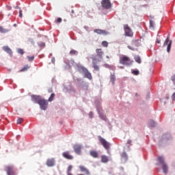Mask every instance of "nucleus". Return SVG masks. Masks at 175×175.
I'll use <instances>...</instances> for the list:
<instances>
[{
    "label": "nucleus",
    "instance_id": "4468645a",
    "mask_svg": "<svg viewBox=\"0 0 175 175\" xmlns=\"http://www.w3.org/2000/svg\"><path fill=\"white\" fill-rule=\"evenodd\" d=\"M95 33H98V35H107L109 33L106 30L96 29L94 30Z\"/></svg>",
    "mask_w": 175,
    "mask_h": 175
},
{
    "label": "nucleus",
    "instance_id": "ddd939ff",
    "mask_svg": "<svg viewBox=\"0 0 175 175\" xmlns=\"http://www.w3.org/2000/svg\"><path fill=\"white\" fill-rule=\"evenodd\" d=\"M96 54L97 57H99L101 59L103 58V55H105V53L102 51V49H96Z\"/></svg>",
    "mask_w": 175,
    "mask_h": 175
},
{
    "label": "nucleus",
    "instance_id": "37998d69",
    "mask_svg": "<svg viewBox=\"0 0 175 175\" xmlns=\"http://www.w3.org/2000/svg\"><path fill=\"white\" fill-rule=\"evenodd\" d=\"M127 144L132 145V140L128 139V140H127Z\"/></svg>",
    "mask_w": 175,
    "mask_h": 175
},
{
    "label": "nucleus",
    "instance_id": "7ed1b4c3",
    "mask_svg": "<svg viewBox=\"0 0 175 175\" xmlns=\"http://www.w3.org/2000/svg\"><path fill=\"white\" fill-rule=\"evenodd\" d=\"M99 142L101 143L102 146L105 148V150L110 149V143H109L106 139H105L102 136L99 135L98 137Z\"/></svg>",
    "mask_w": 175,
    "mask_h": 175
},
{
    "label": "nucleus",
    "instance_id": "8fccbe9b",
    "mask_svg": "<svg viewBox=\"0 0 175 175\" xmlns=\"http://www.w3.org/2000/svg\"><path fill=\"white\" fill-rule=\"evenodd\" d=\"M78 175H84V174H78Z\"/></svg>",
    "mask_w": 175,
    "mask_h": 175
},
{
    "label": "nucleus",
    "instance_id": "b1692460",
    "mask_svg": "<svg viewBox=\"0 0 175 175\" xmlns=\"http://www.w3.org/2000/svg\"><path fill=\"white\" fill-rule=\"evenodd\" d=\"M0 32L1 33H6L7 32H9V30L8 29H5L3 27H0Z\"/></svg>",
    "mask_w": 175,
    "mask_h": 175
},
{
    "label": "nucleus",
    "instance_id": "dca6fc26",
    "mask_svg": "<svg viewBox=\"0 0 175 175\" xmlns=\"http://www.w3.org/2000/svg\"><path fill=\"white\" fill-rule=\"evenodd\" d=\"M3 51H5V53H8V54H9L10 55H12V54H13L12 49L8 46H3Z\"/></svg>",
    "mask_w": 175,
    "mask_h": 175
},
{
    "label": "nucleus",
    "instance_id": "de8ad7c7",
    "mask_svg": "<svg viewBox=\"0 0 175 175\" xmlns=\"http://www.w3.org/2000/svg\"><path fill=\"white\" fill-rule=\"evenodd\" d=\"M106 57H107V58H108V59L109 58V56H107V55Z\"/></svg>",
    "mask_w": 175,
    "mask_h": 175
},
{
    "label": "nucleus",
    "instance_id": "e433bc0d",
    "mask_svg": "<svg viewBox=\"0 0 175 175\" xmlns=\"http://www.w3.org/2000/svg\"><path fill=\"white\" fill-rule=\"evenodd\" d=\"M18 53L23 55V54H24V51L23 49H20L18 50Z\"/></svg>",
    "mask_w": 175,
    "mask_h": 175
},
{
    "label": "nucleus",
    "instance_id": "cd10ccee",
    "mask_svg": "<svg viewBox=\"0 0 175 175\" xmlns=\"http://www.w3.org/2000/svg\"><path fill=\"white\" fill-rule=\"evenodd\" d=\"M172 47V40L170 41V42L167 44V53H170V49Z\"/></svg>",
    "mask_w": 175,
    "mask_h": 175
},
{
    "label": "nucleus",
    "instance_id": "c9c22d12",
    "mask_svg": "<svg viewBox=\"0 0 175 175\" xmlns=\"http://www.w3.org/2000/svg\"><path fill=\"white\" fill-rule=\"evenodd\" d=\"M24 120L23 118H18L16 121L17 124H21Z\"/></svg>",
    "mask_w": 175,
    "mask_h": 175
},
{
    "label": "nucleus",
    "instance_id": "393cba45",
    "mask_svg": "<svg viewBox=\"0 0 175 175\" xmlns=\"http://www.w3.org/2000/svg\"><path fill=\"white\" fill-rule=\"evenodd\" d=\"M158 161L161 163V165H163V163H165V159L162 156L158 157Z\"/></svg>",
    "mask_w": 175,
    "mask_h": 175
},
{
    "label": "nucleus",
    "instance_id": "f257e3e1",
    "mask_svg": "<svg viewBox=\"0 0 175 175\" xmlns=\"http://www.w3.org/2000/svg\"><path fill=\"white\" fill-rule=\"evenodd\" d=\"M119 62L122 65H126V66H129L132 65V62H133V61L131 60V58H129L128 56L122 55L120 57Z\"/></svg>",
    "mask_w": 175,
    "mask_h": 175
},
{
    "label": "nucleus",
    "instance_id": "4c0bfd02",
    "mask_svg": "<svg viewBox=\"0 0 175 175\" xmlns=\"http://www.w3.org/2000/svg\"><path fill=\"white\" fill-rule=\"evenodd\" d=\"M100 117L101 118V120H106V115H102V114H100Z\"/></svg>",
    "mask_w": 175,
    "mask_h": 175
},
{
    "label": "nucleus",
    "instance_id": "412c9836",
    "mask_svg": "<svg viewBox=\"0 0 175 175\" xmlns=\"http://www.w3.org/2000/svg\"><path fill=\"white\" fill-rule=\"evenodd\" d=\"M148 124L150 125V126H151L152 128H154V126H157V122H155L154 120H150L148 121Z\"/></svg>",
    "mask_w": 175,
    "mask_h": 175
},
{
    "label": "nucleus",
    "instance_id": "c03bdc74",
    "mask_svg": "<svg viewBox=\"0 0 175 175\" xmlns=\"http://www.w3.org/2000/svg\"><path fill=\"white\" fill-rule=\"evenodd\" d=\"M52 62L54 64L55 62V59L54 57L52 58Z\"/></svg>",
    "mask_w": 175,
    "mask_h": 175
},
{
    "label": "nucleus",
    "instance_id": "09e8293b",
    "mask_svg": "<svg viewBox=\"0 0 175 175\" xmlns=\"http://www.w3.org/2000/svg\"><path fill=\"white\" fill-rule=\"evenodd\" d=\"M49 92H53V90H51V91H49Z\"/></svg>",
    "mask_w": 175,
    "mask_h": 175
},
{
    "label": "nucleus",
    "instance_id": "20e7f679",
    "mask_svg": "<svg viewBox=\"0 0 175 175\" xmlns=\"http://www.w3.org/2000/svg\"><path fill=\"white\" fill-rule=\"evenodd\" d=\"M41 110H47L49 106V101L44 98H42L38 103Z\"/></svg>",
    "mask_w": 175,
    "mask_h": 175
},
{
    "label": "nucleus",
    "instance_id": "7c9ffc66",
    "mask_svg": "<svg viewBox=\"0 0 175 175\" xmlns=\"http://www.w3.org/2000/svg\"><path fill=\"white\" fill-rule=\"evenodd\" d=\"M27 59H28V61H29V62H32V61H33V59H35V57L34 56H27Z\"/></svg>",
    "mask_w": 175,
    "mask_h": 175
},
{
    "label": "nucleus",
    "instance_id": "58836bf2",
    "mask_svg": "<svg viewBox=\"0 0 175 175\" xmlns=\"http://www.w3.org/2000/svg\"><path fill=\"white\" fill-rule=\"evenodd\" d=\"M89 117H90V118H94V113H93L92 111H90V112L89 113Z\"/></svg>",
    "mask_w": 175,
    "mask_h": 175
},
{
    "label": "nucleus",
    "instance_id": "f3484780",
    "mask_svg": "<svg viewBox=\"0 0 175 175\" xmlns=\"http://www.w3.org/2000/svg\"><path fill=\"white\" fill-rule=\"evenodd\" d=\"M109 79L110 82L114 85L116 84V73L111 74Z\"/></svg>",
    "mask_w": 175,
    "mask_h": 175
},
{
    "label": "nucleus",
    "instance_id": "5701e85b",
    "mask_svg": "<svg viewBox=\"0 0 175 175\" xmlns=\"http://www.w3.org/2000/svg\"><path fill=\"white\" fill-rule=\"evenodd\" d=\"M70 55H77L79 54V52L75 49H72L70 53Z\"/></svg>",
    "mask_w": 175,
    "mask_h": 175
},
{
    "label": "nucleus",
    "instance_id": "39448f33",
    "mask_svg": "<svg viewBox=\"0 0 175 175\" xmlns=\"http://www.w3.org/2000/svg\"><path fill=\"white\" fill-rule=\"evenodd\" d=\"M124 30L125 36H129V38L133 36V31H132V29L128 25H124Z\"/></svg>",
    "mask_w": 175,
    "mask_h": 175
},
{
    "label": "nucleus",
    "instance_id": "2f4dec72",
    "mask_svg": "<svg viewBox=\"0 0 175 175\" xmlns=\"http://www.w3.org/2000/svg\"><path fill=\"white\" fill-rule=\"evenodd\" d=\"M81 88L83 90H88V85H87V83H85L84 85H81Z\"/></svg>",
    "mask_w": 175,
    "mask_h": 175
},
{
    "label": "nucleus",
    "instance_id": "1a4fd4ad",
    "mask_svg": "<svg viewBox=\"0 0 175 175\" xmlns=\"http://www.w3.org/2000/svg\"><path fill=\"white\" fill-rule=\"evenodd\" d=\"M46 165L49 167H53V166H55V159L54 158L48 159L46 160Z\"/></svg>",
    "mask_w": 175,
    "mask_h": 175
},
{
    "label": "nucleus",
    "instance_id": "a19ab883",
    "mask_svg": "<svg viewBox=\"0 0 175 175\" xmlns=\"http://www.w3.org/2000/svg\"><path fill=\"white\" fill-rule=\"evenodd\" d=\"M71 13H72V14H74V13H75V10H71ZM71 16H72V17H76V14H71Z\"/></svg>",
    "mask_w": 175,
    "mask_h": 175
},
{
    "label": "nucleus",
    "instance_id": "f704fd0d",
    "mask_svg": "<svg viewBox=\"0 0 175 175\" xmlns=\"http://www.w3.org/2000/svg\"><path fill=\"white\" fill-rule=\"evenodd\" d=\"M154 21H150V28H154Z\"/></svg>",
    "mask_w": 175,
    "mask_h": 175
},
{
    "label": "nucleus",
    "instance_id": "c756f323",
    "mask_svg": "<svg viewBox=\"0 0 175 175\" xmlns=\"http://www.w3.org/2000/svg\"><path fill=\"white\" fill-rule=\"evenodd\" d=\"M102 46H103V47H107V46H109V42H107V41H103Z\"/></svg>",
    "mask_w": 175,
    "mask_h": 175
},
{
    "label": "nucleus",
    "instance_id": "79ce46f5",
    "mask_svg": "<svg viewBox=\"0 0 175 175\" xmlns=\"http://www.w3.org/2000/svg\"><path fill=\"white\" fill-rule=\"evenodd\" d=\"M57 23H62V18H58L57 20Z\"/></svg>",
    "mask_w": 175,
    "mask_h": 175
},
{
    "label": "nucleus",
    "instance_id": "9d476101",
    "mask_svg": "<svg viewBox=\"0 0 175 175\" xmlns=\"http://www.w3.org/2000/svg\"><path fill=\"white\" fill-rule=\"evenodd\" d=\"M42 99V96H38V95H32L31 96V100L33 102V103H38L40 102Z\"/></svg>",
    "mask_w": 175,
    "mask_h": 175
},
{
    "label": "nucleus",
    "instance_id": "2eb2a0df",
    "mask_svg": "<svg viewBox=\"0 0 175 175\" xmlns=\"http://www.w3.org/2000/svg\"><path fill=\"white\" fill-rule=\"evenodd\" d=\"M79 169L81 172H82L83 173H85V174H88V175L91 174V173L90 172V170H88V169L84 167V165H80Z\"/></svg>",
    "mask_w": 175,
    "mask_h": 175
},
{
    "label": "nucleus",
    "instance_id": "0eeeda50",
    "mask_svg": "<svg viewBox=\"0 0 175 175\" xmlns=\"http://www.w3.org/2000/svg\"><path fill=\"white\" fill-rule=\"evenodd\" d=\"M73 148H74L75 152L77 153V155L81 154V149L83 148V146L81 144L74 145Z\"/></svg>",
    "mask_w": 175,
    "mask_h": 175
},
{
    "label": "nucleus",
    "instance_id": "c85d7f7f",
    "mask_svg": "<svg viewBox=\"0 0 175 175\" xmlns=\"http://www.w3.org/2000/svg\"><path fill=\"white\" fill-rule=\"evenodd\" d=\"M170 42V40H169V37H167L165 39V41L164 42V46H167V44H169Z\"/></svg>",
    "mask_w": 175,
    "mask_h": 175
},
{
    "label": "nucleus",
    "instance_id": "f03ea898",
    "mask_svg": "<svg viewBox=\"0 0 175 175\" xmlns=\"http://www.w3.org/2000/svg\"><path fill=\"white\" fill-rule=\"evenodd\" d=\"M78 70L79 73L84 75V77L88 79L89 80H92V75L88 72V69H87L85 67L80 66L78 68Z\"/></svg>",
    "mask_w": 175,
    "mask_h": 175
},
{
    "label": "nucleus",
    "instance_id": "6e6552de",
    "mask_svg": "<svg viewBox=\"0 0 175 175\" xmlns=\"http://www.w3.org/2000/svg\"><path fill=\"white\" fill-rule=\"evenodd\" d=\"M92 68H94V70L99 72V66L98 65V61L96 60V57H92Z\"/></svg>",
    "mask_w": 175,
    "mask_h": 175
},
{
    "label": "nucleus",
    "instance_id": "a18cd8bd",
    "mask_svg": "<svg viewBox=\"0 0 175 175\" xmlns=\"http://www.w3.org/2000/svg\"><path fill=\"white\" fill-rule=\"evenodd\" d=\"M157 43H159V44L161 43V40H157Z\"/></svg>",
    "mask_w": 175,
    "mask_h": 175
},
{
    "label": "nucleus",
    "instance_id": "bb28decb",
    "mask_svg": "<svg viewBox=\"0 0 175 175\" xmlns=\"http://www.w3.org/2000/svg\"><path fill=\"white\" fill-rule=\"evenodd\" d=\"M55 97V94L52 93L50 96V97L49 98V102H53L54 100V98Z\"/></svg>",
    "mask_w": 175,
    "mask_h": 175
},
{
    "label": "nucleus",
    "instance_id": "f8f14e48",
    "mask_svg": "<svg viewBox=\"0 0 175 175\" xmlns=\"http://www.w3.org/2000/svg\"><path fill=\"white\" fill-rule=\"evenodd\" d=\"M62 155L64 158H66V159L72 160L73 159V156L70 154V152L69 151H66L62 153Z\"/></svg>",
    "mask_w": 175,
    "mask_h": 175
},
{
    "label": "nucleus",
    "instance_id": "473e14b6",
    "mask_svg": "<svg viewBox=\"0 0 175 175\" xmlns=\"http://www.w3.org/2000/svg\"><path fill=\"white\" fill-rule=\"evenodd\" d=\"M38 46H39V47H44V46H46V43L40 42V43H38Z\"/></svg>",
    "mask_w": 175,
    "mask_h": 175
},
{
    "label": "nucleus",
    "instance_id": "a878e982",
    "mask_svg": "<svg viewBox=\"0 0 175 175\" xmlns=\"http://www.w3.org/2000/svg\"><path fill=\"white\" fill-rule=\"evenodd\" d=\"M135 61L137 62V64H142V59L140 58V56L137 55L135 57Z\"/></svg>",
    "mask_w": 175,
    "mask_h": 175
},
{
    "label": "nucleus",
    "instance_id": "4be33fe9",
    "mask_svg": "<svg viewBox=\"0 0 175 175\" xmlns=\"http://www.w3.org/2000/svg\"><path fill=\"white\" fill-rule=\"evenodd\" d=\"M29 68V66L28 64H26L24 66V67L21 70H20L19 72H27V70H28Z\"/></svg>",
    "mask_w": 175,
    "mask_h": 175
},
{
    "label": "nucleus",
    "instance_id": "49530a36",
    "mask_svg": "<svg viewBox=\"0 0 175 175\" xmlns=\"http://www.w3.org/2000/svg\"><path fill=\"white\" fill-rule=\"evenodd\" d=\"M129 49H130L131 50H133V49H131V46H129Z\"/></svg>",
    "mask_w": 175,
    "mask_h": 175
},
{
    "label": "nucleus",
    "instance_id": "6ab92c4d",
    "mask_svg": "<svg viewBox=\"0 0 175 175\" xmlns=\"http://www.w3.org/2000/svg\"><path fill=\"white\" fill-rule=\"evenodd\" d=\"M162 170L165 174H167L169 167H167V165L166 163H163V165H162Z\"/></svg>",
    "mask_w": 175,
    "mask_h": 175
},
{
    "label": "nucleus",
    "instance_id": "9b49d317",
    "mask_svg": "<svg viewBox=\"0 0 175 175\" xmlns=\"http://www.w3.org/2000/svg\"><path fill=\"white\" fill-rule=\"evenodd\" d=\"M5 172H7L8 175H16V172H14V170L13 169V167L7 166L5 167Z\"/></svg>",
    "mask_w": 175,
    "mask_h": 175
},
{
    "label": "nucleus",
    "instance_id": "aec40b11",
    "mask_svg": "<svg viewBox=\"0 0 175 175\" xmlns=\"http://www.w3.org/2000/svg\"><path fill=\"white\" fill-rule=\"evenodd\" d=\"M101 162L103 163H107L109 162V157L106 155H102L101 156Z\"/></svg>",
    "mask_w": 175,
    "mask_h": 175
},
{
    "label": "nucleus",
    "instance_id": "72a5a7b5",
    "mask_svg": "<svg viewBox=\"0 0 175 175\" xmlns=\"http://www.w3.org/2000/svg\"><path fill=\"white\" fill-rule=\"evenodd\" d=\"M132 73L135 75V76H137L139 75V70H133Z\"/></svg>",
    "mask_w": 175,
    "mask_h": 175
},
{
    "label": "nucleus",
    "instance_id": "ea45409f",
    "mask_svg": "<svg viewBox=\"0 0 175 175\" xmlns=\"http://www.w3.org/2000/svg\"><path fill=\"white\" fill-rule=\"evenodd\" d=\"M19 17L21 18L23 17V10H19Z\"/></svg>",
    "mask_w": 175,
    "mask_h": 175
},
{
    "label": "nucleus",
    "instance_id": "423d86ee",
    "mask_svg": "<svg viewBox=\"0 0 175 175\" xmlns=\"http://www.w3.org/2000/svg\"><path fill=\"white\" fill-rule=\"evenodd\" d=\"M101 6L104 9H110V8H111V3L110 2V0H102Z\"/></svg>",
    "mask_w": 175,
    "mask_h": 175
},
{
    "label": "nucleus",
    "instance_id": "a211bd4d",
    "mask_svg": "<svg viewBox=\"0 0 175 175\" xmlns=\"http://www.w3.org/2000/svg\"><path fill=\"white\" fill-rule=\"evenodd\" d=\"M90 155L93 158H98L99 157V154H98V152L95 150H91L90 152Z\"/></svg>",
    "mask_w": 175,
    "mask_h": 175
}]
</instances>
